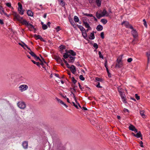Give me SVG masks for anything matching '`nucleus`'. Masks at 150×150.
<instances>
[{
	"label": "nucleus",
	"instance_id": "obj_1",
	"mask_svg": "<svg viewBox=\"0 0 150 150\" xmlns=\"http://www.w3.org/2000/svg\"><path fill=\"white\" fill-rule=\"evenodd\" d=\"M56 150H65L64 146L61 144L60 141L59 139L55 143Z\"/></svg>",
	"mask_w": 150,
	"mask_h": 150
},
{
	"label": "nucleus",
	"instance_id": "obj_2",
	"mask_svg": "<svg viewBox=\"0 0 150 150\" xmlns=\"http://www.w3.org/2000/svg\"><path fill=\"white\" fill-rule=\"evenodd\" d=\"M18 107L21 109H24L26 106V105L23 101H20L18 102L17 103Z\"/></svg>",
	"mask_w": 150,
	"mask_h": 150
},
{
	"label": "nucleus",
	"instance_id": "obj_3",
	"mask_svg": "<svg viewBox=\"0 0 150 150\" xmlns=\"http://www.w3.org/2000/svg\"><path fill=\"white\" fill-rule=\"evenodd\" d=\"M28 88V86L26 85H22L19 87V90L21 92L26 90Z\"/></svg>",
	"mask_w": 150,
	"mask_h": 150
},
{
	"label": "nucleus",
	"instance_id": "obj_4",
	"mask_svg": "<svg viewBox=\"0 0 150 150\" xmlns=\"http://www.w3.org/2000/svg\"><path fill=\"white\" fill-rule=\"evenodd\" d=\"M122 25H124L127 28H130L131 29H133V27L129 25V22L127 21H124L122 23Z\"/></svg>",
	"mask_w": 150,
	"mask_h": 150
},
{
	"label": "nucleus",
	"instance_id": "obj_5",
	"mask_svg": "<svg viewBox=\"0 0 150 150\" xmlns=\"http://www.w3.org/2000/svg\"><path fill=\"white\" fill-rule=\"evenodd\" d=\"M14 18L15 20L21 21V22L23 19V18L21 17L19 15L16 13H15L14 14Z\"/></svg>",
	"mask_w": 150,
	"mask_h": 150
},
{
	"label": "nucleus",
	"instance_id": "obj_6",
	"mask_svg": "<svg viewBox=\"0 0 150 150\" xmlns=\"http://www.w3.org/2000/svg\"><path fill=\"white\" fill-rule=\"evenodd\" d=\"M18 11L20 13L21 15H23V11L22 10V5L19 2L18 3Z\"/></svg>",
	"mask_w": 150,
	"mask_h": 150
},
{
	"label": "nucleus",
	"instance_id": "obj_7",
	"mask_svg": "<svg viewBox=\"0 0 150 150\" xmlns=\"http://www.w3.org/2000/svg\"><path fill=\"white\" fill-rule=\"evenodd\" d=\"M70 69L71 72L73 74H75L76 70V67L75 66L73 65H71L70 67Z\"/></svg>",
	"mask_w": 150,
	"mask_h": 150
},
{
	"label": "nucleus",
	"instance_id": "obj_8",
	"mask_svg": "<svg viewBox=\"0 0 150 150\" xmlns=\"http://www.w3.org/2000/svg\"><path fill=\"white\" fill-rule=\"evenodd\" d=\"M132 29V30L131 32L134 38H136L137 37L138 35L137 33L136 30H134L133 28V29Z\"/></svg>",
	"mask_w": 150,
	"mask_h": 150
},
{
	"label": "nucleus",
	"instance_id": "obj_9",
	"mask_svg": "<svg viewBox=\"0 0 150 150\" xmlns=\"http://www.w3.org/2000/svg\"><path fill=\"white\" fill-rule=\"evenodd\" d=\"M102 13L103 16H108L109 15V13L105 9H103Z\"/></svg>",
	"mask_w": 150,
	"mask_h": 150
},
{
	"label": "nucleus",
	"instance_id": "obj_10",
	"mask_svg": "<svg viewBox=\"0 0 150 150\" xmlns=\"http://www.w3.org/2000/svg\"><path fill=\"white\" fill-rule=\"evenodd\" d=\"M66 53H64L63 54V57L65 59L67 58L68 57H69L70 56V54H68V52H67V50H66Z\"/></svg>",
	"mask_w": 150,
	"mask_h": 150
},
{
	"label": "nucleus",
	"instance_id": "obj_11",
	"mask_svg": "<svg viewBox=\"0 0 150 150\" xmlns=\"http://www.w3.org/2000/svg\"><path fill=\"white\" fill-rule=\"evenodd\" d=\"M22 145L24 148L25 149L27 148L28 146V143L26 141L23 142V143Z\"/></svg>",
	"mask_w": 150,
	"mask_h": 150
},
{
	"label": "nucleus",
	"instance_id": "obj_12",
	"mask_svg": "<svg viewBox=\"0 0 150 150\" xmlns=\"http://www.w3.org/2000/svg\"><path fill=\"white\" fill-rule=\"evenodd\" d=\"M83 23L85 27L88 29L91 28L89 24L88 23L84 21H83Z\"/></svg>",
	"mask_w": 150,
	"mask_h": 150
},
{
	"label": "nucleus",
	"instance_id": "obj_13",
	"mask_svg": "<svg viewBox=\"0 0 150 150\" xmlns=\"http://www.w3.org/2000/svg\"><path fill=\"white\" fill-rule=\"evenodd\" d=\"M21 23H22L23 24L25 25L26 26L28 27V24L29 23L27 21L23 19L22 21L21 22Z\"/></svg>",
	"mask_w": 150,
	"mask_h": 150
},
{
	"label": "nucleus",
	"instance_id": "obj_14",
	"mask_svg": "<svg viewBox=\"0 0 150 150\" xmlns=\"http://www.w3.org/2000/svg\"><path fill=\"white\" fill-rule=\"evenodd\" d=\"M75 57H71V55L69 57L68 59L69 62H73L74 61Z\"/></svg>",
	"mask_w": 150,
	"mask_h": 150
},
{
	"label": "nucleus",
	"instance_id": "obj_15",
	"mask_svg": "<svg viewBox=\"0 0 150 150\" xmlns=\"http://www.w3.org/2000/svg\"><path fill=\"white\" fill-rule=\"evenodd\" d=\"M96 29L98 31H100L103 29V26L100 25H99L97 27Z\"/></svg>",
	"mask_w": 150,
	"mask_h": 150
},
{
	"label": "nucleus",
	"instance_id": "obj_16",
	"mask_svg": "<svg viewBox=\"0 0 150 150\" xmlns=\"http://www.w3.org/2000/svg\"><path fill=\"white\" fill-rule=\"evenodd\" d=\"M123 56L122 55H121L120 56H119L118 58L117 59V63H122L121 62V61L122 58V57Z\"/></svg>",
	"mask_w": 150,
	"mask_h": 150
},
{
	"label": "nucleus",
	"instance_id": "obj_17",
	"mask_svg": "<svg viewBox=\"0 0 150 150\" xmlns=\"http://www.w3.org/2000/svg\"><path fill=\"white\" fill-rule=\"evenodd\" d=\"M68 52L72 56H74L76 55V53L72 50H70Z\"/></svg>",
	"mask_w": 150,
	"mask_h": 150
},
{
	"label": "nucleus",
	"instance_id": "obj_18",
	"mask_svg": "<svg viewBox=\"0 0 150 150\" xmlns=\"http://www.w3.org/2000/svg\"><path fill=\"white\" fill-rule=\"evenodd\" d=\"M122 63H117L116 64L115 67L119 68L122 67Z\"/></svg>",
	"mask_w": 150,
	"mask_h": 150
},
{
	"label": "nucleus",
	"instance_id": "obj_19",
	"mask_svg": "<svg viewBox=\"0 0 150 150\" xmlns=\"http://www.w3.org/2000/svg\"><path fill=\"white\" fill-rule=\"evenodd\" d=\"M122 100V101L124 103H126V99L125 98V94L121 96Z\"/></svg>",
	"mask_w": 150,
	"mask_h": 150
},
{
	"label": "nucleus",
	"instance_id": "obj_20",
	"mask_svg": "<svg viewBox=\"0 0 150 150\" xmlns=\"http://www.w3.org/2000/svg\"><path fill=\"white\" fill-rule=\"evenodd\" d=\"M95 38L93 32L91 33L90 35L89 38L91 40H93Z\"/></svg>",
	"mask_w": 150,
	"mask_h": 150
},
{
	"label": "nucleus",
	"instance_id": "obj_21",
	"mask_svg": "<svg viewBox=\"0 0 150 150\" xmlns=\"http://www.w3.org/2000/svg\"><path fill=\"white\" fill-rule=\"evenodd\" d=\"M82 32V35L83 37L85 39H86V38H87V34H86V30H85L83 31V32Z\"/></svg>",
	"mask_w": 150,
	"mask_h": 150
},
{
	"label": "nucleus",
	"instance_id": "obj_22",
	"mask_svg": "<svg viewBox=\"0 0 150 150\" xmlns=\"http://www.w3.org/2000/svg\"><path fill=\"white\" fill-rule=\"evenodd\" d=\"M27 14L28 16H32L33 15V14L32 11L30 10H28L27 11Z\"/></svg>",
	"mask_w": 150,
	"mask_h": 150
},
{
	"label": "nucleus",
	"instance_id": "obj_23",
	"mask_svg": "<svg viewBox=\"0 0 150 150\" xmlns=\"http://www.w3.org/2000/svg\"><path fill=\"white\" fill-rule=\"evenodd\" d=\"M60 52L62 53V50L65 49V46L63 45H61L59 47Z\"/></svg>",
	"mask_w": 150,
	"mask_h": 150
},
{
	"label": "nucleus",
	"instance_id": "obj_24",
	"mask_svg": "<svg viewBox=\"0 0 150 150\" xmlns=\"http://www.w3.org/2000/svg\"><path fill=\"white\" fill-rule=\"evenodd\" d=\"M129 130L133 131L135 128V127L132 125H131L129 127Z\"/></svg>",
	"mask_w": 150,
	"mask_h": 150
},
{
	"label": "nucleus",
	"instance_id": "obj_25",
	"mask_svg": "<svg viewBox=\"0 0 150 150\" xmlns=\"http://www.w3.org/2000/svg\"><path fill=\"white\" fill-rule=\"evenodd\" d=\"M142 136L141 133L140 132H137L136 134L135 135V137L137 138H139L141 137Z\"/></svg>",
	"mask_w": 150,
	"mask_h": 150
},
{
	"label": "nucleus",
	"instance_id": "obj_26",
	"mask_svg": "<svg viewBox=\"0 0 150 150\" xmlns=\"http://www.w3.org/2000/svg\"><path fill=\"white\" fill-rule=\"evenodd\" d=\"M71 93L73 95V96H74V99L76 102V103H77L78 104L80 108H81V107L80 105L79 104V103H77V100H76V97H75V95H74V94L73 93V92L72 91H71Z\"/></svg>",
	"mask_w": 150,
	"mask_h": 150
},
{
	"label": "nucleus",
	"instance_id": "obj_27",
	"mask_svg": "<svg viewBox=\"0 0 150 150\" xmlns=\"http://www.w3.org/2000/svg\"><path fill=\"white\" fill-rule=\"evenodd\" d=\"M77 26L81 31L83 32L85 30V29L81 25H77Z\"/></svg>",
	"mask_w": 150,
	"mask_h": 150
},
{
	"label": "nucleus",
	"instance_id": "obj_28",
	"mask_svg": "<svg viewBox=\"0 0 150 150\" xmlns=\"http://www.w3.org/2000/svg\"><path fill=\"white\" fill-rule=\"evenodd\" d=\"M144 112V110L140 111V115L143 118H144L145 116Z\"/></svg>",
	"mask_w": 150,
	"mask_h": 150
},
{
	"label": "nucleus",
	"instance_id": "obj_29",
	"mask_svg": "<svg viewBox=\"0 0 150 150\" xmlns=\"http://www.w3.org/2000/svg\"><path fill=\"white\" fill-rule=\"evenodd\" d=\"M96 2L98 6H100L101 2V0H96Z\"/></svg>",
	"mask_w": 150,
	"mask_h": 150
},
{
	"label": "nucleus",
	"instance_id": "obj_30",
	"mask_svg": "<svg viewBox=\"0 0 150 150\" xmlns=\"http://www.w3.org/2000/svg\"><path fill=\"white\" fill-rule=\"evenodd\" d=\"M29 53L33 57H36V55L33 52H32L31 50H30L29 52Z\"/></svg>",
	"mask_w": 150,
	"mask_h": 150
},
{
	"label": "nucleus",
	"instance_id": "obj_31",
	"mask_svg": "<svg viewBox=\"0 0 150 150\" xmlns=\"http://www.w3.org/2000/svg\"><path fill=\"white\" fill-rule=\"evenodd\" d=\"M100 22L103 23L104 24H105L107 23L108 21L107 20L105 19H102L100 21Z\"/></svg>",
	"mask_w": 150,
	"mask_h": 150
},
{
	"label": "nucleus",
	"instance_id": "obj_32",
	"mask_svg": "<svg viewBox=\"0 0 150 150\" xmlns=\"http://www.w3.org/2000/svg\"><path fill=\"white\" fill-rule=\"evenodd\" d=\"M96 16L97 17L98 19H99L102 17L103 16V15H102L101 14L98 13V12L96 13Z\"/></svg>",
	"mask_w": 150,
	"mask_h": 150
},
{
	"label": "nucleus",
	"instance_id": "obj_33",
	"mask_svg": "<svg viewBox=\"0 0 150 150\" xmlns=\"http://www.w3.org/2000/svg\"><path fill=\"white\" fill-rule=\"evenodd\" d=\"M74 20L75 22H78L79 20L78 17L76 16H75L74 17Z\"/></svg>",
	"mask_w": 150,
	"mask_h": 150
},
{
	"label": "nucleus",
	"instance_id": "obj_34",
	"mask_svg": "<svg viewBox=\"0 0 150 150\" xmlns=\"http://www.w3.org/2000/svg\"><path fill=\"white\" fill-rule=\"evenodd\" d=\"M55 59L57 60V61L59 62L62 61L61 58L59 56H56L55 57Z\"/></svg>",
	"mask_w": 150,
	"mask_h": 150
},
{
	"label": "nucleus",
	"instance_id": "obj_35",
	"mask_svg": "<svg viewBox=\"0 0 150 150\" xmlns=\"http://www.w3.org/2000/svg\"><path fill=\"white\" fill-rule=\"evenodd\" d=\"M4 9L2 6H1V7H0V13L2 15V12H4Z\"/></svg>",
	"mask_w": 150,
	"mask_h": 150
},
{
	"label": "nucleus",
	"instance_id": "obj_36",
	"mask_svg": "<svg viewBox=\"0 0 150 150\" xmlns=\"http://www.w3.org/2000/svg\"><path fill=\"white\" fill-rule=\"evenodd\" d=\"M83 15H85V16H90V17H92L93 16V15L92 14H89V13H83Z\"/></svg>",
	"mask_w": 150,
	"mask_h": 150
},
{
	"label": "nucleus",
	"instance_id": "obj_37",
	"mask_svg": "<svg viewBox=\"0 0 150 150\" xmlns=\"http://www.w3.org/2000/svg\"><path fill=\"white\" fill-rule=\"evenodd\" d=\"M98 54L99 55V57L100 58L103 59V55H102L101 54V52L100 51L98 52Z\"/></svg>",
	"mask_w": 150,
	"mask_h": 150
},
{
	"label": "nucleus",
	"instance_id": "obj_38",
	"mask_svg": "<svg viewBox=\"0 0 150 150\" xmlns=\"http://www.w3.org/2000/svg\"><path fill=\"white\" fill-rule=\"evenodd\" d=\"M42 28L43 30H45L47 28V26L46 25L44 24L42 26Z\"/></svg>",
	"mask_w": 150,
	"mask_h": 150
},
{
	"label": "nucleus",
	"instance_id": "obj_39",
	"mask_svg": "<svg viewBox=\"0 0 150 150\" xmlns=\"http://www.w3.org/2000/svg\"><path fill=\"white\" fill-rule=\"evenodd\" d=\"M28 27H29V28H30L31 29H35L34 26L33 25L30 24V23L29 24Z\"/></svg>",
	"mask_w": 150,
	"mask_h": 150
},
{
	"label": "nucleus",
	"instance_id": "obj_40",
	"mask_svg": "<svg viewBox=\"0 0 150 150\" xmlns=\"http://www.w3.org/2000/svg\"><path fill=\"white\" fill-rule=\"evenodd\" d=\"M80 79L82 81H84L85 80V78L83 77L82 75H80L79 76Z\"/></svg>",
	"mask_w": 150,
	"mask_h": 150
},
{
	"label": "nucleus",
	"instance_id": "obj_41",
	"mask_svg": "<svg viewBox=\"0 0 150 150\" xmlns=\"http://www.w3.org/2000/svg\"><path fill=\"white\" fill-rule=\"evenodd\" d=\"M72 80L74 84L76 83L77 82V81L75 79L74 77H72Z\"/></svg>",
	"mask_w": 150,
	"mask_h": 150
},
{
	"label": "nucleus",
	"instance_id": "obj_42",
	"mask_svg": "<svg viewBox=\"0 0 150 150\" xmlns=\"http://www.w3.org/2000/svg\"><path fill=\"white\" fill-rule=\"evenodd\" d=\"M34 37L35 38H37V39H40L41 37V36L40 35H34Z\"/></svg>",
	"mask_w": 150,
	"mask_h": 150
},
{
	"label": "nucleus",
	"instance_id": "obj_43",
	"mask_svg": "<svg viewBox=\"0 0 150 150\" xmlns=\"http://www.w3.org/2000/svg\"><path fill=\"white\" fill-rule=\"evenodd\" d=\"M96 81H98L100 82H101L103 80L102 79H101L100 78H99L98 77H96Z\"/></svg>",
	"mask_w": 150,
	"mask_h": 150
},
{
	"label": "nucleus",
	"instance_id": "obj_44",
	"mask_svg": "<svg viewBox=\"0 0 150 150\" xmlns=\"http://www.w3.org/2000/svg\"><path fill=\"white\" fill-rule=\"evenodd\" d=\"M93 46L96 49H97L98 48V45L96 43H95L94 44Z\"/></svg>",
	"mask_w": 150,
	"mask_h": 150
},
{
	"label": "nucleus",
	"instance_id": "obj_45",
	"mask_svg": "<svg viewBox=\"0 0 150 150\" xmlns=\"http://www.w3.org/2000/svg\"><path fill=\"white\" fill-rule=\"evenodd\" d=\"M6 4L7 6L9 7H11V4L10 3H6Z\"/></svg>",
	"mask_w": 150,
	"mask_h": 150
},
{
	"label": "nucleus",
	"instance_id": "obj_46",
	"mask_svg": "<svg viewBox=\"0 0 150 150\" xmlns=\"http://www.w3.org/2000/svg\"><path fill=\"white\" fill-rule=\"evenodd\" d=\"M34 58L35 59H36L37 60H39L40 62H42V60L41 59L38 57H37L36 56V57H35Z\"/></svg>",
	"mask_w": 150,
	"mask_h": 150
},
{
	"label": "nucleus",
	"instance_id": "obj_47",
	"mask_svg": "<svg viewBox=\"0 0 150 150\" xmlns=\"http://www.w3.org/2000/svg\"><path fill=\"white\" fill-rule=\"evenodd\" d=\"M24 43L23 42V44H22L20 43H19V44L23 48H24V49H25V45H24Z\"/></svg>",
	"mask_w": 150,
	"mask_h": 150
},
{
	"label": "nucleus",
	"instance_id": "obj_48",
	"mask_svg": "<svg viewBox=\"0 0 150 150\" xmlns=\"http://www.w3.org/2000/svg\"><path fill=\"white\" fill-rule=\"evenodd\" d=\"M135 97L137 100H138L140 99L139 96H138L137 94H135Z\"/></svg>",
	"mask_w": 150,
	"mask_h": 150
},
{
	"label": "nucleus",
	"instance_id": "obj_49",
	"mask_svg": "<svg viewBox=\"0 0 150 150\" xmlns=\"http://www.w3.org/2000/svg\"><path fill=\"white\" fill-rule=\"evenodd\" d=\"M96 86L98 88H101L102 87L100 86V83L99 82H98Z\"/></svg>",
	"mask_w": 150,
	"mask_h": 150
},
{
	"label": "nucleus",
	"instance_id": "obj_50",
	"mask_svg": "<svg viewBox=\"0 0 150 150\" xmlns=\"http://www.w3.org/2000/svg\"><path fill=\"white\" fill-rule=\"evenodd\" d=\"M100 36L102 39H103L104 38V34L103 32H101L100 33Z\"/></svg>",
	"mask_w": 150,
	"mask_h": 150
},
{
	"label": "nucleus",
	"instance_id": "obj_51",
	"mask_svg": "<svg viewBox=\"0 0 150 150\" xmlns=\"http://www.w3.org/2000/svg\"><path fill=\"white\" fill-rule=\"evenodd\" d=\"M79 85V87L81 89V90L82 91H83V89L84 88L83 87H82L80 85V83H78Z\"/></svg>",
	"mask_w": 150,
	"mask_h": 150
},
{
	"label": "nucleus",
	"instance_id": "obj_52",
	"mask_svg": "<svg viewBox=\"0 0 150 150\" xmlns=\"http://www.w3.org/2000/svg\"><path fill=\"white\" fill-rule=\"evenodd\" d=\"M61 4L62 6H64L65 5V3L62 0L61 1Z\"/></svg>",
	"mask_w": 150,
	"mask_h": 150
},
{
	"label": "nucleus",
	"instance_id": "obj_53",
	"mask_svg": "<svg viewBox=\"0 0 150 150\" xmlns=\"http://www.w3.org/2000/svg\"><path fill=\"white\" fill-rule=\"evenodd\" d=\"M56 30L57 32H58L61 30V29L59 26H58L56 28Z\"/></svg>",
	"mask_w": 150,
	"mask_h": 150
},
{
	"label": "nucleus",
	"instance_id": "obj_54",
	"mask_svg": "<svg viewBox=\"0 0 150 150\" xmlns=\"http://www.w3.org/2000/svg\"><path fill=\"white\" fill-rule=\"evenodd\" d=\"M143 21L144 22V26H145L146 27L147 26V23H146V20L145 19H144L143 20Z\"/></svg>",
	"mask_w": 150,
	"mask_h": 150
},
{
	"label": "nucleus",
	"instance_id": "obj_55",
	"mask_svg": "<svg viewBox=\"0 0 150 150\" xmlns=\"http://www.w3.org/2000/svg\"><path fill=\"white\" fill-rule=\"evenodd\" d=\"M132 60V58H129L127 59V61L128 62H131Z\"/></svg>",
	"mask_w": 150,
	"mask_h": 150
},
{
	"label": "nucleus",
	"instance_id": "obj_56",
	"mask_svg": "<svg viewBox=\"0 0 150 150\" xmlns=\"http://www.w3.org/2000/svg\"><path fill=\"white\" fill-rule=\"evenodd\" d=\"M72 103L73 104L74 106L77 109L78 108V106L76 105L74 102H72Z\"/></svg>",
	"mask_w": 150,
	"mask_h": 150
},
{
	"label": "nucleus",
	"instance_id": "obj_57",
	"mask_svg": "<svg viewBox=\"0 0 150 150\" xmlns=\"http://www.w3.org/2000/svg\"><path fill=\"white\" fill-rule=\"evenodd\" d=\"M24 45H25V47L27 48L28 50H30V51L31 50L30 48H29L26 44H25V43H24Z\"/></svg>",
	"mask_w": 150,
	"mask_h": 150
},
{
	"label": "nucleus",
	"instance_id": "obj_58",
	"mask_svg": "<svg viewBox=\"0 0 150 150\" xmlns=\"http://www.w3.org/2000/svg\"><path fill=\"white\" fill-rule=\"evenodd\" d=\"M122 88L120 86L118 87V90L119 93L120 92V91H122Z\"/></svg>",
	"mask_w": 150,
	"mask_h": 150
},
{
	"label": "nucleus",
	"instance_id": "obj_59",
	"mask_svg": "<svg viewBox=\"0 0 150 150\" xmlns=\"http://www.w3.org/2000/svg\"><path fill=\"white\" fill-rule=\"evenodd\" d=\"M119 93H120V96H122L124 95V94H123V93L122 91H120V92Z\"/></svg>",
	"mask_w": 150,
	"mask_h": 150
},
{
	"label": "nucleus",
	"instance_id": "obj_60",
	"mask_svg": "<svg viewBox=\"0 0 150 150\" xmlns=\"http://www.w3.org/2000/svg\"><path fill=\"white\" fill-rule=\"evenodd\" d=\"M140 145L141 146V147H144V146L143 145V143L142 141H141L140 142Z\"/></svg>",
	"mask_w": 150,
	"mask_h": 150
},
{
	"label": "nucleus",
	"instance_id": "obj_61",
	"mask_svg": "<svg viewBox=\"0 0 150 150\" xmlns=\"http://www.w3.org/2000/svg\"><path fill=\"white\" fill-rule=\"evenodd\" d=\"M42 58V62H44V63L45 64H47L46 62L45 61L44 59L42 57H41Z\"/></svg>",
	"mask_w": 150,
	"mask_h": 150
},
{
	"label": "nucleus",
	"instance_id": "obj_62",
	"mask_svg": "<svg viewBox=\"0 0 150 150\" xmlns=\"http://www.w3.org/2000/svg\"><path fill=\"white\" fill-rule=\"evenodd\" d=\"M40 40L41 41H42L43 42H46V41L45 40H44L42 38V37L41 36L40 39Z\"/></svg>",
	"mask_w": 150,
	"mask_h": 150
},
{
	"label": "nucleus",
	"instance_id": "obj_63",
	"mask_svg": "<svg viewBox=\"0 0 150 150\" xmlns=\"http://www.w3.org/2000/svg\"><path fill=\"white\" fill-rule=\"evenodd\" d=\"M36 64L38 66V67H40V64L39 62H37Z\"/></svg>",
	"mask_w": 150,
	"mask_h": 150
},
{
	"label": "nucleus",
	"instance_id": "obj_64",
	"mask_svg": "<svg viewBox=\"0 0 150 150\" xmlns=\"http://www.w3.org/2000/svg\"><path fill=\"white\" fill-rule=\"evenodd\" d=\"M146 55L147 57H150V53L147 52Z\"/></svg>",
	"mask_w": 150,
	"mask_h": 150
}]
</instances>
